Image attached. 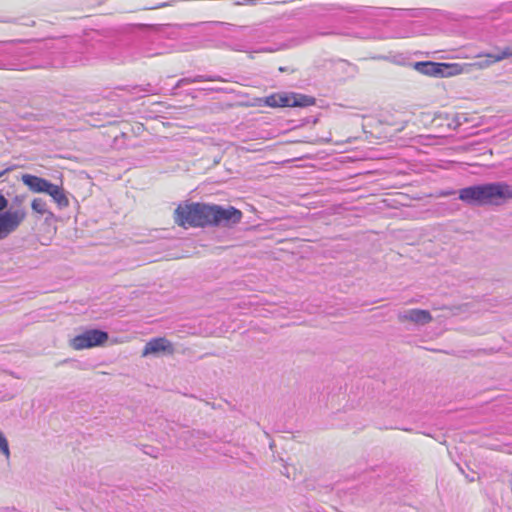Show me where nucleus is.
Returning a JSON list of instances; mask_svg holds the SVG:
<instances>
[{
  "label": "nucleus",
  "instance_id": "1",
  "mask_svg": "<svg viewBox=\"0 0 512 512\" xmlns=\"http://www.w3.org/2000/svg\"><path fill=\"white\" fill-rule=\"evenodd\" d=\"M458 198L472 207L500 206L512 199V187L503 181L474 184L460 189Z\"/></svg>",
  "mask_w": 512,
  "mask_h": 512
},
{
  "label": "nucleus",
  "instance_id": "2",
  "mask_svg": "<svg viewBox=\"0 0 512 512\" xmlns=\"http://www.w3.org/2000/svg\"><path fill=\"white\" fill-rule=\"evenodd\" d=\"M8 205L9 201L0 194V240L16 231L27 216L25 209H7Z\"/></svg>",
  "mask_w": 512,
  "mask_h": 512
},
{
  "label": "nucleus",
  "instance_id": "3",
  "mask_svg": "<svg viewBox=\"0 0 512 512\" xmlns=\"http://www.w3.org/2000/svg\"><path fill=\"white\" fill-rule=\"evenodd\" d=\"M265 106L278 107H308L313 105L314 98L297 93H274L259 99Z\"/></svg>",
  "mask_w": 512,
  "mask_h": 512
},
{
  "label": "nucleus",
  "instance_id": "4",
  "mask_svg": "<svg viewBox=\"0 0 512 512\" xmlns=\"http://www.w3.org/2000/svg\"><path fill=\"white\" fill-rule=\"evenodd\" d=\"M211 216L212 227L231 228L241 222L243 213L233 206L212 204Z\"/></svg>",
  "mask_w": 512,
  "mask_h": 512
},
{
  "label": "nucleus",
  "instance_id": "5",
  "mask_svg": "<svg viewBox=\"0 0 512 512\" xmlns=\"http://www.w3.org/2000/svg\"><path fill=\"white\" fill-rule=\"evenodd\" d=\"M413 67L417 72L432 77H450L460 72L457 64L444 62L419 61Z\"/></svg>",
  "mask_w": 512,
  "mask_h": 512
},
{
  "label": "nucleus",
  "instance_id": "6",
  "mask_svg": "<svg viewBox=\"0 0 512 512\" xmlns=\"http://www.w3.org/2000/svg\"><path fill=\"white\" fill-rule=\"evenodd\" d=\"M108 333L100 329H89L75 336L71 346L75 350H83L103 345L108 340Z\"/></svg>",
  "mask_w": 512,
  "mask_h": 512
},
{
  "label": "nucleus",
  "instance_id": "7",
  "mask_svg": "<svg viewBox=\"0 0 512 512\" xmlns=\"http://www.w3.org/2000/svg\"><path fill=\"white\" fill-rule=\"evenodd\" d=\"M174 221L178 226L185 229L188 227L198 228L194 202L180 204L174 211Z\"/></svg>",
  "mask_w": 512,
  "mask_h": 512
},
{
  "label": "nucleus",
  "instance_id": "8",
  "mask_svg": "<svg viewBox=\"0 0 512 512\" xmlns=\"http://www.w3.org/2000/svg\"><path fill=\"white\" fill-rule=\"evenodd\" d=\"M159 353H164L168 355H172L174 353L173 344L164 337H157L149 340L145 344L142 355H157Z\"/></svg>",
  "mask_w": 512,
  "mask_h": 512
},
{
  "label": "nucleus",
  "instance_id": "9",
  "mask_svg": "<svg viewBox=\"0 0 512 512\" xmlns=\"http://www.w3.org/2000/svg\"><path fill=\"white\" fill-rule=\"evenodd\" d=\"M401 322H413L417 325H425L432 321V315L428 310L409 309L398 314Z\"/></svg>",
  "mask_w": 512,
  "mask_h": 512
},
{
  "label": "nucleus",
  "instance_id": "10",
  "mask_svg": "<svg viewBox=\"0 0 512 512\" xmlns=\"http://www.w3.org/2000/svg\"><path fill=\"white\" fill-rule=\"evenodd\" d=\"M198 228L212 227V204L194 202Z\"/></svg>",
  "mask_w": 512,
  "mask_h": 512
},
{
  "label": "nucleus",
  "instance_id": "11",
  "mask_svg": "<svg viewBox=\"0 0 512 512\" xmlns=\"http://www.w3.org/2000/svg\"><path fill=\"white\" fill-rule=\"evenodd\" d=\"M21 181L34 193H45L50 187V181L32 174H23Z\"/></svg>",
  "mask_w": 512,
  "mask_h": 512
},
{
  "label": "nucleus",
  "instance_id": "12",
  "mask_svg": "<svg viewBox=\"0 0 512 512\" xmlns=\"http://www.w3.org/2000/svg\"><path fill=\"white\" fill-rule=\"evenodd\" d=\"M49 186L50 187L47 189L45 193L52 197L53 201L57 204V206L60 209L68 207L69 200L64 192V189L56 184H53L52 182Z\"/></svg>",
  "mask_w": 512,
  "mask_h": 512
},
{
  "label": "nucleus",
  "instance_id": "13",
  "mask_svg": "<svg viewBox=\"0 0 512 512\" xmlns=\"http://www.w3.org/2000/svg\"><path fill=\"white\" fill-rule=\"evenodd\" d=\"M31 208L35 213L41 216H46V219L54 216V214L48 209L46 201L42 198H35L31 203Z\"/></svg>",
  "mask_w": 512,
  "mask_h": 512
},
{
  "label": "nucleus",
  "instance_id": "14",
  "mask_svg": "<svg viewBox=\"0 0 512 512\" xmlns=\"http://www.w3.org/2000/svg\"><path fill=\"white\" fill-rule=\"evenodd\" d=\"M504 59H505V57L501 51H499L497 53H489L486 55V59L484 61L478 62V66L480 68L488 67V66H490L496 62H500Z\"/></svg>",
  "mask_w": 512,
  "mask_h": 512
},
{
  "label": "nucleus",
  "instance_id": "15",
  "mask_svg": "<svg viewBox=\"0 0 512 512\" xmlns=\"http://www.w3.org/2000/svg\"><path fill=\"white\" fill-rule=\"evenodd\" d=\"M220 77L217 76H205L198 75L194 78H183L179 81V83H196V82H205V81H219Z\"/></svg>",
  "mask_w": 512,
  "mask_h": 512
},
{
  "label": "nucleus",
  "instance_id": "16",
  "mask_svg": "<svg viewBox=\"0 0 512 512\" xmlns=\"http://www.w3.org/2000/svg\"><path fill=\"white\" fill-rule=\"evenodd\" d=\"M0 453L3 454L7 460L10 458L8 440L2 431H0Z\"/></svg>",
  "mask_w": 512,
  "mask_h": 512
},
{
  "label": "nucleus",
  "instance_id": "17",
  "mask_svg": "<svg viewBox=\"0 0 512 512\" xmlns=\"http://www.w3.org/2000/svg\"><path fill=\"white\" fill-rule=\"evenodd\" d=\"M26 200V195L18 194L12 199V204L16 209H23L21 206L23 202Z\"/></svg>",
  "mask_w": 512,
  "mask_h": 512
},
{
  "label": "nucleus",
  "instance_id": "18",
  "mask_svg": "<svg viewBox=\"0 0 512 512\" xmlns=\"http://www.w3.org/2000/svg\"><path fill=\"white\" fill-rule=\"evenodd\" d=\"M162 53H163V51H153L152 49H143L141 52V55L145 56V57H153L156 55H160Z\"/></svg>",
  "mask_w": 512,
  "mask_h": 512
},
{
  "label": "nucleus",
  "instance_id": "19",
  "mask_svg": "<svg viewBox=\"0 0 512 512\" xmlns=\"http://www.w3.org/2000/svg\"><path fill=\"white\" fill-rule=\"evenodd\" d=\"M228 47L231 49V50H234V51H240V52H249L244 45H241V44H234V45H228Z\"/></svg>",
  "mask_w": 512,
  "mask_h": 512
},
{
  "label": "nucleus",
  "instance_id": "20",
  "mask_svg": "<svg viewBox=\"0 0 512 512\" xmlns=\"http://www.w3.org/2000/svg\"><path fill=\"white\" fill-rule=\"evenodd\" d=\"M500 51L504 55L505 59L512 57V46H507Z\"/></svg>",
  "mask_w": 512,
  "mask_h": 512
},
{
  "label": "nucleus",
  "instance_id": "21",
  "mask_svg": "<svg viewBox=\"0 0 512 512\" xmlns=\"http://www.w3.org/2000/svg\"><path fill=\"white\" fill-rule=\"evenodd\" d=\"M455 193H456V191H454V190H442L439 192V196L440 197H448V196L454 195Z\"/></svg>",
  "mask_w": 512,
  "mask_h": 512
},
{
  "label": "nucleus",
  "instance_id": "22",
  "mask_svg": "<svg viewBox=\"0 0 512 512\" xmlns=\"http://www.w3.org/2000/svg\"><path fill=\"white\" fill-rule=\"evenodd\" d=\"M169 5H170L169 2H164V3H160L158 5L152 6L149 9H157V8H162V7H166V6H169Z\"/></svg>",
  "mask_w": 512,
  "mask_h": 512
},
{
  "label": "nucleus",
  "instance_id": "23",
  "mask_svg": "<svg viewBox=\"0 0 512 512\" xmlns=\"http://www.w3.org/2000/svg\"><path fill=\"white\" fill-rule=\"evenodd\" d=\"M274 51H275V49L265 47V48H260L259 50H256L255 52L262 53V52H274Z\"/></svg>",
  "mask_w": 512,
  "mask_h": 512
},
{
  "label": "nucleus",
  "instance_id": "24",
  "mask_svg": "<svg viewBox=\"0 0 512 512\" xmlns=\"http://www.w3.org/2000/svg\"><path fill=\"white\" fill-rule=\"evenodd\" d=\"M10 170L11 168L7 167L4 170L0 171V178L3 177L6 173H8Z\"/></svg>",
  "mask_w": 512,
  "mask_h": 512
},
{
  "label": "nucleus",
  "instance_id": "25",
  "mask_svg": "<svg viewBox=\"0 0 512 512\" xmlns=\"http://www.w3.org/2000/svg\"><path fill=\"white\" fill-rule=\"evenodd\" d=\"M279 70L283 72V71H285L286 69H285V68H283V67H280V68H279Z\"/></svg>",
  "mask_w": 512,
  "mask_h": 512
},
{
  "label": "nucleus",
  "instance_id": "26",
  "mask_svg": "<svg viewBox=\"0 0 512 512\" xmlns=\"http://www.w3.org/2000/svg\"><path fill=\"white\" fill-rule=\"evenodd\" d=\"M511 485H512V479H511Z\"/></svg>",
  "mask_w": 512,
  "mask_h": 512
}]
</instances>
